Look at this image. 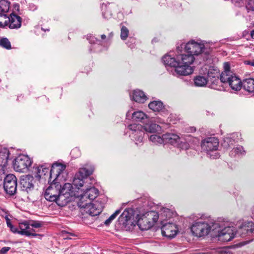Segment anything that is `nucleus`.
I'll use <instances>...</instances> for the list:
<instances>
[{
    "label": "nucleus",
    "mask_w": 254,
    "mask_h": 254,
    "mask_svg": "<svg viewBox=\"0 0 254 254\" xmlns=\"http://www.w3.org/2000/svg\"><path fill=\"white\" fill-rule=\"evenodd\" d=\"M66 166L61 163H54L51 167L48 183L50 186L45 191V199L49 201H55L60 206L59 198L61 189V182L64 181L67 176Z\"/></svg>",
    "instance_id": "1"
},
{
    "label": "nucleus",
    "mask_w": 254,
    "mask_h": 254,
    "mask_svg": "<svg viewBox=\"0 0 254 254\" xmlns=\"http://www.w3.org/2000/svg\"><path fill=\"white\" fill-rule=\"evenodd\" d=\"M219 224L214 222L210 217L203 215L197 219L192 225L191 231L193 235L201 237L207 235L212 231H215Z\"/></svg>",
    "instance_id": "2"
},
{
    "label": "nucleus",
    "mask_w": 254,
    "mask_h": 254,
    "mask_svg": "<svg viewBox=\"0 0 254 254\" xmlns=\"http://www.w3.org/2000/svg\"><path fill=\"white\" fill-rule=\"evenodd\" d=\"M128 128L130 131L129 136L136 144L142 142L144 131L154 133L160 129V127L159 125L153 123L145 124L143 127L141 125L133 124L129 125Z\"/></svg>",
    "instance_id": "3"
},
{
    "label": "nucleus",
    "mask_w": 254,
    "mask_h": 254,
    "mask_svg": "<svg viewBox=\"0 0 254 254\" xmlns=\"http://www.w3.org/2000/svg\"><path fill=\"white\" fill-rule=\"evenodd\" d=\"M224 71L221 74V80L224 83H228L232 89L238 91L243 86L241 79L230 70V65L228 62L224 63Z\"/></svg>",
    "instance_id": "4"
},
{
    "label": "nucleus",
    "mask_w": 254,
    "mask_h": 254,
    "mask_svg": "<svg viewBox=\"0 0 254 254\" xmlns=\"http://www.w3.org/2000/svg\"><path fill=\"white\" fill-rule=\"evenodd\" d=\"M177 59L180 62L179 66L175 69L177 74L186 76L193 72V69L190 66L194 61V58L192 55L189 53L178 55Z\"/></svg>",
    "instance_id": "5"
},
{
    "label": "nucleus",
    "mask_w": 254,
    "mask_h": 254,
    "mask_svg": "<svg viewBox=\"0 0 254 254\" xmlns=\"http://www.w3.org/2000/svg\"><path fill=\"white\" fill-rule=\"evenodd\" d=\"M159 218V214L155 211H148L137 220V225L141 230H147L152 227Z\"/></svg>",
    "instance_id": "6"
},
{
    "label": "nucleus",
    "mask_w": 254,
    "mask_h": 254,
    "mask_svg": "<svg viewBox=\"0 0 254 254\" xmlns=\"http://www.w3.org/2000/svg\"><path fill=\"white\" fill-rule=\"evenodd\" d=\"M60 194L59 198V203L60 206H64L71 201L73 196L78 197V194H76L72 185L70 183H65L61 187Z\"/></svg>",
    "instance_id": "7"
},
{
    "label": "nucleus",
    "mask_w": 254,
    "mask_h": 254,
    "mask_svg": "<svg viewBox=\"0 0 254 254\" xmlns=\"http://www.w3.org/2000/svg\"><path fill=\"white\" fill-rule=\"evenodd\" d=\"M78 205L80 208L84 209L85 213L91 216L98 215L102 212L103 208V204L97 201L94 203L78 202Z\"/></svg>",
    "instance_id": "8"
},
{
    "label": "nucleus",
    "mask_w": 254,
    "mask_h": 254,
    "mask_svg": "<svg viewBox=\"0 0 254 254\" xmlns=\"http://www.w3.org/2000/svg\"><path fill=\"white\" fill-rule=\"evenodd\" d=\"M93 171L92 168H82L79 169L73 180V185L76 189L79 190L80 188L83 186L84 184L87 183L88 179L87 177L91 175Z\"/></svg>",
    "instance_id": "9"
},
{
    "label": "nucleus",
    "mask_w": 254,
    "mask_h": 254,
    "mask_svg": "<svg viewBox=\"0 0 254 254\" xmlns=\"http://www.w3.org/2000/svg\"><path fill=\"white\" fill-rule=\"evenodd\" d=\"M32 162L31 159L27 155H20L14 159L13 168L17 172H26Z\"/></svg>",
    "instance_id": "10"
},
{
    "label": "nucleus",
    "mask_w": 254,
    "mask_h": 254,
    "mask_svg": "<svg viewBox=\"0 0 254 254\" xmlns=\"http://www.w3.org/2000/svg\"><path fill=\"white\" fill-rule=\"evenodd\" d=\"M181 49L184 48L185 51L187 53L190 54L194 56V55H198L203 51L204 45L192 40L186 45L181 44Z\"/></svg>",
    "instance_id": "11"
},
{
    "label": "nucleus",
    "mask_w": 254,
    "mask_h": 254,
    "mask_svg": "<svg viewBox=\"0 0 254 254\" xmlns=\"http://www.w3.org/2000/svg\"><path fill=\"white\" fill-rule=\"evenodd\" d=\"M17 179L13 174H8L4 178L3 188L6 193L10 195L15 194L17 188Z\"/></svg>",
    "instance_id": "12"
},
{
    "label": "nucleus",
    "mask_w": 254,
    "mask_h": 254,
    "mask_svg": "<svg viewBox=\"0 0 254 254\" xmlns=\"http://www.w3.org/2000/svg\"><path fill=\"white\" fill-rule=\"evenodd\" d=\"M161 231L164 236L168 238H174L178 232V228L175 223L166 222L165 220L161 221Z\"/></svg>",
    "instance_id": "13"
},
{
    "label": "nucleus",
    "mask_w": 254,
    "mask_h": 254,
    "mask_svg": "<svg viewBox=\"0 0 254 254\" xmlns=\"http://www.w3.org/2000/svg\"><path fill=\"white\" fill-rule=\"evenodd\" d=\"M219 142L218 139L214 137H210L205 138L202 141L201 147L202 149L208 152L216 151L218 148Z\"/></svg>",
    "instance_id": "14"
},
{
    "label": "nucleus",
    "mask_w": 254,
    "mask_h": 254,
    "mask_svg": "<svg viewBox=\"0 0 254 254\" xmlns=\"http://www.w3.org/2000/svg\"><path fill=\"white\" fill-rule=\"evenodd\" d=\"M218 239L222 242L230 241L237 235L234 228L231 227H226L221 231L218 230Z\"/></svg>",
    "instance_id": "15"
},
{
    "label": "nucleus",
    "mask_w": 254,
    "mask_h": 254,
    "mask_svg": "<svg viewBox=\"0 0 254 254\" xmlns=\"http://www.w3.org/2000/svg\"><path fill=\"white\" fill-rule=\"evenodd\" d=\"M98 190L94 187L87 188L83 193L80 195V199L78 202L82 203L91 202L98 195Z\"/></svg>",
    "instance_id": "16"
},
{
    "label": "nucleus",
    "mask_w": 254,
    "mask_h": 254,
    "mask_svg": "<svg viewBox=\"0 0 254 254\" xmlns=\"http://www.w3.org/2000/svg\"><path fill=\"white\" fill-rule=\"evenodd\" d=\"M33 181V178L31 176H22L20 181V185L22 190L27 192L30 191L34 187Z\"/></svg>",
    "instance_id": "17"
},
{
    "label": "nucleus",
    "mask_w": 254,
    "mask_h": 254,
    "mask_svg": "<svg viewBox=\"0 0 254 254\" xmlns=\"http://www.w3.org/2000/svg\"><path fill=\"white\" fill-rule=\"evenodd\" d=\"M164 143H170L174 145H178L182 142L181 137L177 134L167 133L163 134Z\"/></svg>",
    "instance_id": "18"
},
{
    "label": "nucleus",
    "mask_w": 254,
    "mask_h": 254,
    "mask_svg": "<svg viewBox=\"0 0 254 254\" xmlns=\"http://www.w3.org/2000/svg\"><path fill=\"white\" fill-rule=\"evenodd\" d=\"M9 27L11 29L18 28L21 26V18L17 15L11 14L9 18Z\"/></svg>",
    "instance_id": "19"
},
{
    "label": "nucleus",
    "mask_w": 254,
    "mask_h": 254,
    "mask_svg": "<svg viewBox=\"0 0 254 254\" xmlns=\"http://www.w3.org/2000/svg\"><path fill=\"white\" fill-rule=\"evenodd\" d=\"M162 62L166 65L174 67L176 68L178 66H179L180 62H179L176 58L171 57L170 56L166 55L162 58Z\"/></svg>",
    "instance_id": "20"
},
{
    "label": "nucleus",
    "mask_w": 254,
    "mask_h": 254,
    "mask_svg": "<svg viewBox=\"0 0 254 254\" xmlns=\"http://www.w3.org/2000/svg\"><path fill=\"white\" fill-rule=\"evenodd\" d=\"M132 119L136 122H140L144 124L148 121L147 116L141 111H136L132 113Z\"/></svg>",
    "instance_id": "21"
},
{
    "label": "nucleus",
    "mask_w": 254,
    "mask_h": 254,
    "mask_svg": "<svg viewBox=\"0 0 254 254\" xmlns=\"http://www.w3.org/2000/svg\"><path fill=\"white\" fill-rule=\"evenodd\" d=\"M132 98L136 102L143 103L146 100L147 98L143 91L136 90L133 92Z\"/></svg>",
    "instance_id": "22"
},
{
    "label": "nucleus",
    "mask_w": 254,
    "mask_h": 254,
    "mask_svg": "<svg viewBox=\"0 0 254 254\" xmlns=\"http://www.w3.org/2000/svg\"><path fill=\"white\" fill-rule=\"evenodd\" d=\"M223 83L221 81V76L219 77H215V78L208 79V83L209 84L210 88L217 90H221L223 87L221 83Z\"/></svg>",
    "instance_id": "23"
},
{
    "label": "nucleus",
    "mask_w": 254,
    "mask_h": 254,
    "mask_svg": "<svg viewBox=\"0 0 254 254\" xmlns=\"http://www.w3.org/2000/svg\"><path fill=\"white\" fill-rule=\"evenodd\" d=\"M244 89L250 93H254V78H248L243 80Z\"/></svg>",
    "instance_id": "24"
},
{
    "label": "nucleus",
    "mask_w": 254,
    "mask_h": 254,
    "mask_svg": "<svg viewBox=\"0 0 254 254\" xmlns=\"http://www.w3.org/2000/svg\"><path fill=\"white\" fill-rule=\"evenodd\" d=\"M10 2L7 0H0V17L6 16L9 9Z\"/></svg>",
    "instance_id": "25"
},
{
    "label": "nucleus",
    "mask_w": 254,
    "mask_h": 254,
    "mask_svg": "<svg viewBox=\"0 0 254 254\" xmlns=\"http://www.w3.org/2000/svg\"><path fill=\"white\" fill-rule=\"evenodd\" d=\"M148 107L154 112H159L162 109L163 105L160 101H154L149 104Z\"/></svg>",
    "instance_id": "26"
},
{
    "label": "nucleus",
    "mask_w": 254,
    "mask_h": 254,
    "mask_svg": "<svg viewBox=\"0 0 254 254\" xmlns=\"http://www.w3.org/2000/svg\"><path fill=\"white\" fill-rule=\"evenodd\" d=\"M247 228V232H242V237H245L247 235L252 233L254 231V223L252 221L245 222L243 224Z\"/></svg>",
    "instance_id": "27"
},
{
    "label": "nucleus",
    "mask_w": 254,
    "mask_h": 254,
    "mask_svg": "<svg viewBox=\"0 0 254 254\" xmlns=\"http://www.w3.org/2000/svg\"><path fill=\"white\" fill-rule=\"evenodd\" d=\"M194 84L196 86H204L208 83V78L203 76H197L194 79Z\"/></svg>",
    "instance_id": "28"
},
{
    "label": "nucleus",
    "mask_w": 254,
    "mask_h": 254,
    "mask_svg": "<svg viewBox=\"0 0 254 254\" xmlns=\"http://www.w3.org/2000/svg\"><path fill=\"white\" fill-rule=\"evenodd\" d=\"M29 224L26 221H24L19 224V228L20 230L18 232V234L22 235H28L30 233L27 231V229H29Z\"/></svg>",
    "instance_id": "29"
},
{
    "label": "nucleus",
    "mask_w": 254,
    "mask_h": 254,
    "mask_svg": "<svg viewBox=\"0 0 254 254\" xmlns=\"http://www.w3.org/2000/svg\"><path fill=\"white\" fill-rule=\"evenodd\" d=\"M49 173V169L43 166L38 167L37 169V176L46 179V175Z\"/></svg>",
    "instance_id": "30"
},
{
    "label": "nucleus",
    "mask_w": 254,
    "mask_h": 254,
    "mask_svg": "<svg viewBox=\"0 0 254 254\" xmlns=\"http://www.w3.org/2000/svg\"><path fill=\"white\" fill-rule=\"evenodd\" d=\"M149 140L155 144L164 143L163 135L162 136L157 134H153L150 136Z\"/></svg>",
    "instance_id": "31"
},
{
    "label": "nucleus",
    "mask_w": 254,
    "mask_h": 254,
    "mask_svg": "<svg viewBox=\"0 0 254 254\" xmlns=\"http://www.w3.org/2000/svg\"><path fill=\"white\" fill-rule=\"evenodd\" d=\"M160 217L162 219L170 218L172 215V212L169 209L163 208L160 211Z\"/></svg>",
    "instance_id": "32"
},
{
    "label": "nucleus",
    "mask_w": 254,
    "mask_h": 254,
    "mask_svg": "<svg viewBox=\"0 0 254 254\" xmlns=\"http://www.w3.org/2000/svg\"><path fill=\"white\" fill-rule=\"evenodd\" d=\"M220 74L217 68H210L208 72V79L215 78L219 77Z\"/></svg>",
    "instance_id": "33"
},
{
    "label": "nucleus",
    "mask_w": 254,
    "mask_h": 254,
    "mask_svg": "<svg viewBox=\"0 0 254 254\" xmlns=\"http://www.w3.org/2000/svg\"><path fill=\"white\" fill-rule=\"evenodd\" d=\"M244 153H245V151L244 150V148H243V146H239L234 148L232 150V151H231V153H230L231 155H233V156H235L237 154L243 155V154H244Z\"/></svg>",
    "instance_id": "34"
},
{
    "label": "nucleus",
    "mask_w": 254,
    "mask_h": 254,
    "mask_svg": "<svg viewBox=\"0 0 254 254\" xmlns=\"http://www.w3.org/2000/svg\"><path fill=\"white\" fill-rule=\"evenodd\" d=\"M132 211L131 209H126L123 212L121 217L122 219H124L126 222L128 221L131 218V212Z\"/></svg>",
    "instance_id": "35"
},
{
    "label": "nucleus",
    "mask_w": 254,
    "mask_h": 254,
    "mask_svg": "<svg viewBox=\"0 0 254 254\" xmlns=\"http://www.w3.org/2000/svg\"><path fill=\"white\" fill-rule=\"evenodd\" d=\"M0 46L6 49H11V44L6 38H3L0 40Z\"/></svg>",
    "instance_id": "36"
},
{
    "label": "nucleus",
    "mask_w": 254,
    "mask_h": 254,
    "mask_svg": "<svg viewBox=\"0 0 254 254\" xmlns=\"http://www.w3.org/2000/svg\"><path fill=\"white\" fill-rule=\"evenodd\" d=\"M129 31L125 26H123L121 30V38L123 40H126L128 37Z\"/></svg>",
    "instance_id": "37"
},
{
    "label": "nucleus",
    "mask_w": 254,
    "mask_h": 254,
    "mask_svg": "<svg viewBox=\"0 0 254 254\" xmlns=\"http://www.w3.org/2000/svg\"><path fill=\"white\" fill-rule=\"evenodd\" d=\"M121 210L120 209L117 210L112 215H111L110 217L107 219L104 222V224L108 226L109 225L112 221L117 217L118 215L120 214Z\"/></svg>",
    "instance_id": "38"
},
{
    "label": "nucleus",
    "mask_w": 254,
    "mask_h": 254,
    "mask_svg": "<svg viewBox=\"0 0 254 254\" xmlns=\"http://www.w3.org/2000/svg\"><path fill=\"white\" fill-rule=\"evenodd\" d=\"M246 6L248 11H254V0H249Z\"/></svg>",
    "instance_id": "39"
},
{
    "label": "nucleus",
    "mask_w": 254,
    "mask_h": 254,
    "mask_svg": "<svg viewBox=\"0 0 254 254\" xmlns=\"http://www.w3.org/2000/svg\"><path fill=\"white\" fill-rule=\"evenodd\" d=\"M30 227H31V226L29 225V229H27V231L29 232L30 234L28 235H26V236H28V237H30V236L35 237V236H38L41 237L42 235H39V234H37L36 233H35V230L32 228H31Z\"/></svg>",
    "instance_id": "40"
},
{
    "label": "nucleus",
    "mask_w": 254,
    "mask_h": 254,
    "mask_svg": "<svg viewBox=\"0 0 254 254\" xmlns=\"http://www.w3.org/2000/svg\"><path fill=\"white\" fill-rule=\"evenodd\" d=\"M242 232H247V228L243 224H242L241 226H240L239 227V229L236 232L237 235H239L240 236L242 237Z\"/></svg>",
    "instance_id": "41"
},
{
    "label": "nucleus",
    "mask_w": 254,
    "mask_h": 254,
    "mask_svg": "<svg viewBox=\"0 0 254 254\" xmlns=\"http://www.w3.org/2000/svg\"><path fill=\"white\" fill-rule=\"evenodd\" d=\"M29 225L32 228H40L42 226L41 223L38 221H34L31 224H29Z\"/></svg>",
    "instance_id": "42"
},
{
    "label": "nucleus",
    "mask_w": 254,
    "mask_h": 254,
    "mask_svg": "<svg viewBox=\"0 0 254 254\" xmlns=\"http://www.w3.org/2000/svg\"><path fill=\"white\" fill-rule=\"evenodd\" d=\"M10 249L9 247H3L0 250V254H6V253Z\"/></svg>",
    "instance_id": "43"
},
{
    "label": "nucleus",
    "mask_w": 254,
    "mask_h": 254,
    "mask_svg": "<svg viewBox=\"0 0 254 254\" xmlns=\"http://www.w3.org/2000/svg\"><path fill=\"white\" fill-rule=\"evenodd\" d=\"M9 157V152L7 150H5L4 152L3 158L5 160V162H6Z\"/></svg>",
    "instance_id": "44"
},
{
    "label": "nucleus",
    "mask_w": 254,
    "mask_h": 254,
    "mask_svg": "<svg viewBox=\"0 0 254 254\" xmlns=\"http://www.w3.org/2000/svg\"><path fill=\"white\" fill-rule=\"evenodd\" d=\"M244 63L245 64L254 66V60L245 61Z\"/></svg>",
    "instance_id": "45"
},
{
    "label": "nucleus",
    "mask_w": 254,
    "mask_h": 254,
    "mask_svg": "<svg viewBox=\"0 0 254 254\" xmlns=\"http://www.w3.org/2000/svg\"><path fill=\"white\" fill-rule=\"evenodd\" d=\"M9 228L13 233H18L19 230H18V229L13 226L12 225L9 226Z\"/></svg>",
    "instance_id": "46"
},
{
    "label": "nucleus",
    "mask_w": 254,
    "mask_h": 254,
    "mask_svg": "<svg viewBox=\"0 0 254 254\" xmlns=\"http://www.w3.org/2000/svg\"><path fill=\"white\" fill-rule=\"evenodd\" d=\"M229 142H231L230 140V139L229 138H226V139L224 140L223 143V146L225 147H228L230 146V145L229 144Z\"/></svg>",
    "instance_id": "47"
},
{
    "label": "nucleus",
    "mask_w": 254,
    "mask_h": 254,
    "mask_svg": "<svg viewBox=\"0 0 254 254\" xmlns=\"http://www.w3.org/2000/svg\"><path fill=\"white\" fill-rule=\"evenodd\" d=\"M222 254H233L230 250L228 249H224L221 251Z\"/></svg>",
    "instance_id": "48"
},
{
    "label": "nucleus",
    "mask_w": 254,
    "mask_h": 254,
    "mask_svg": "<svg viewBox=\"0 0 254 254\" xmlns=\"http://www.w3.org/2000/svg\"><path fill=\"white\" fill-rule=\"evenodd\" d=\"M188 132H193L195 131L196 128H195V127H190L188 129Z\"/></svg>",
    "instance_id": "49"
},
{
    "label": "nucleus",
    "mask_w": 254,
    "mask_h": 254,
    "mask_svg": "<svg viewBox=\"0 0 254 254\" xmlns=\"http://www.w3.org/2000/svg\"><path fill=\"white\" fill-rule=\"evenodd\" d=\"M5 219H6L7 225L9 227V226H10L12 225V224L10 222V220L7 217H5Z\"/></svg>",
    "instance_id": "50"
},
{
    "label": "nucleus",
    "mask_w": 254,
    "mask_h": 254,
    "mask_svg": "<svg viewBox=\"0 0 254 254\" xmlns=\"http://www.w3.org/2000/svg\"><path fill=\"white\" fill-rule=\"evenodd\" d=\"M218 157V154L217 153H215L214 155H210V157L212 159L217 158Z\"/></svg>",
    "instance_id": "51"
},
{
    "label": "nucleus",
    "mask_w": 254,
    "mask_h": 254,
    "mask_svg": "<svg viewBox=\"0 0 254 254\" xmlns=\"http://www.w3.org/2000/svg\"><path fill=\"white\" fill-rule=\"evenodd\" d=\"M153 121H154L155 122H157L158 123H160V124L163 123V121H162V120H161L160 119H157V121H153V120H152L151 121V122H153Z\"/></svg>",
    "instance_id": "52"
},
{
    "label": "nucleus",
    "mask_w": 254,
    "mask_h": 254,
    "mask_svg": "<svg viewBox=\"0 0 254 254\" xmlns=\"http://www.w3.org/2000/svg\"><path fill=\"white\" fill-rule=\"evenodd\" d=\"M79 152V150L75 148V149H74L73 150H72L71 152V154H73L74 152Z\"/></svg>",
    "instance_id": "53"
},
{
    "label": "nucleus",
    "mask_w": 254,
    "mask_h": 254,
    "mask_svg": "<svg viewBox=\"0 0 254 254\" xmlns=\"http://www.w3.org/2000/svg\"><path fill=\"white\" fill-rule=\"evenodd\" d=\"M251 35L252 38L254 39V29L251 31Z\"/></svg>",
    "instance_id": "54"
},
{
    "label": "nucleus",
    "mask_w": 254,
    "mask_h": 254,
    "mask_svg": "<svg viewBox=\"0 0 254 254\" xmlns=\"http://www.w3.org/2000/svg\"><path fill=\"white\" fill-rule=\"evenodd\" d=\"M106 38V36L104 34L101 35V38L102 39H105Z\"/></svg>",
    "instance_id": "55"
},
{
    "label": "nucleus",
    "mask_w": 254,
    "mask_h": 254,
    "mask_svg": "<svg viewBox=\"0 0 254 254\" xmlns=\"http://www.w3.org/2000/svg\"><path fill=\"white\" fill-rule=\"evenodd\" d=\"M177 50L178 51V53H179V51H181V50L180 49V47H178L177 48Z\"/></svg>",
    "instance_id": "56"
},
{
    "label": "nucleus",
    "mask_w": 254,
    "mask_h": 254,
    "mask_svg": "<svg viewBox=\"0 0 254 254\" xmlns=\"http://www.w3.org/2000/svg\"><path fill=\"white\" fill-rule=\"evenodd\" d=\"M76 189V188H75V189H74V190L75 191V193L77 194V193L76 192H76H78V190H75Z\"/></svg>",
    "instance_id": "57"
},
{
    "label": "nucleus",
    "mask_w": 254,
    "mask_h": 254,
    "mask_svg": "<svg viewBox=\"0 0 254 254\" xmlns=\"http://www.w3.org/2000/svg\"><path fill=\"white\" fill-rule=\"evenodd\" d=\"M2 25V23L1 22H0V25Z\"/></svg>",
    "instance_id": "58"
}]
</instances>
